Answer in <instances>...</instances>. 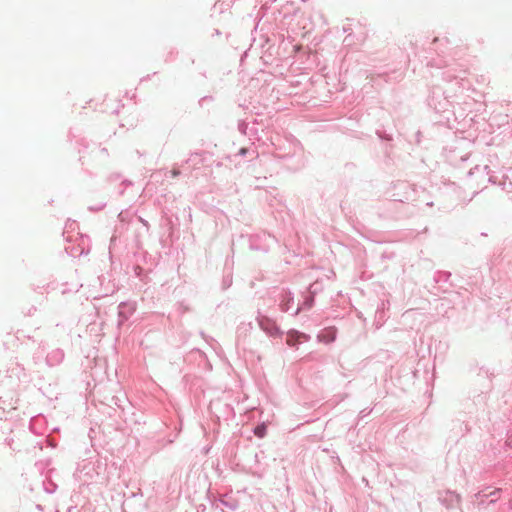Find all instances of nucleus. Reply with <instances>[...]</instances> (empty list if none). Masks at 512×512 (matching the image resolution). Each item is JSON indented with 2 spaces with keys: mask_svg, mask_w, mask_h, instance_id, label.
<instances>
[{
  "mask_svg": "<svg viewBox=\"0 0 512 512\" xmlns=\"http://www.w3.org/2000/svg\"><path fill=\"white\" fill-rule=\"evenodd\" d=\"M448 92H442L440 89H434L428 98V104L437 112H445L452 107L455 109L456 106L460 107L463 112L470 111L473 105V99L469 96L464 98L462 101L458 100L461 95H446Z\"/></svg>",
  "mask_w": 512,
  "mask_h": 512,
  "instance_id": "nucleus-1",
  "label": "nucleus"
},
{
  "mask_svg": "<svg viewBox=\"0 0 512 512\" xmlns=\"http://www.w3.org/2000/svg\"><path fill=\"white\" fill-rule=\"evenodd\" d=\"M275 242V237L266 232L254 234L249 239V245L252 250L263 252H267Z\"/></svg>",
  "mask_w": 512,
  "mask_h": 512,
  "instance_id": "nucleus-2",
  "label": "nucleus"
},
{
  "mask_svg": "<svg viewBox=\"0 0 512 512\" xmlns=\"http://www.w3.org/2000/svg\"><path fill=\"white\" fill-rule=\"evenodd\" d=\"M257 322L260 328L267 333L269 336L276 337L281 336L282 332L276 323L265 315H261L260 313L257 316Z\"/></svg>",
  "mask_w": 512,
  "mask_h": 512,
  "instance_id": "nucleus-3",
  "label": "nucleus"
},
{
  "mask_svg": "<svg viewBox=\"0 0 512 512\" xmlns=\"http://www.w3.org/2000/svg\"><path fill=\"white\" fill-rule=\"evenodd\" d=\"M438 499L440 503L446 508H453L460 503L461 497L458 493L447 490L445 492L439 493Z\"/></svg>",
  "mask_w": 512,
  "mask_h": 512,
  "instance_id": "nucleus-4",
  "label": "nucleus"
},
{
  "mask_svg": "<svg viewBox=\"0 0 512 512\" xmlns=\"http://www.w3.org/2000/svg\"><path fill=\"white\" fill-rule=\"evenodd\" d=\"M64 351L60 348H56L47 353L45 357L46 365L49 367H54L62 363L64 360Z\"/></svg>",
  "mask_w": 512,
  "mask_h": 512,
  "instance_id": "nucleus-5",
  "label": "nucleus"
},
{
  "mask_svg": "<svg viewBox=\"0 0 512 512\" xmlns=\"http://www.w3.org/2000/svg\"><path fill=\"white\" fill-rule=\"evenodd\" d=\"M119 324L121 325L124 321L128 320L129 317L134 313L135 306L131 303L121 302L118 307Z\"/></svg>",
  "mask_w": 512,
  "mask_h": 512,
  "instance_id": "nucleus-6",
  "label": "nucleus"
},
{
  "mask_svg": "<svg viewBox=\"0 0 512 512\" xmlns=\"http://www.w3.org/2000/svg\"><path fill=\"white\" fill-rule=\"evenodd\" d=\"M337 330L335 327H328L321 331L318 335V341L325 344H330L336 340Z\"/></svg>",
  "mask_w": 512,
  "mask_h": 512,
  "instance_id": "nucleus-7",
  "label": "nucleus"
},
{
  "mask_svg": "<svg viewBox=\"0 0 512 512\" xmlns=\"http://www.w3.org/2000/svg\"><path fill=\"white\" fill-rule=\"evenodd\" d=\"M293 295L290 291L283 290L280 294V308L283 312H288L293 303Z\"/></svg>",
  "mask_w": 512,
  "mask_h": 512,
  "instance_id": "nucleus-8",
  "label": "nucleus"
},
{
  "mask_svg": "<svg viewBox=\"0 0 512 512\" xmlns=\"http://www.w3.org/2000/svg\"><path fill=\"white\" fill-rule=\"evenodd\" d=\"M288 146H289V151L287 153H282V147L281 146H277L275 147V151H274V155L275 157L277 158H287V157H291L293 155H295L296 151L298 150V145L296 143H288Z\"/></svg>",
  "mask_w": 512,
  "mask_h": 512,
  "instance_id": "nucleus-9",
  "label": "nucleus"
},
{
  "mask_svg": "<svg viewBox=\"0 0 512 512\" xmlns=\"http://www.w3.org/2000/svg\"><path fill=\"white\" fill-rule=\"evenodd\" d=\"M246 155H249L250 156V161H252L253 159H257L259 157V153L257 150L255 149H248V148H241L239 149L238 153L234 155V157H237V156H246Z\"/></svg>",
  "mask_w": 512,
  "mask_h": 512,
  "instance_id": "nucleus-10",
  "label": "nucleus"
},
{
  "mask_svg": "<svg viewBox=\"0 0 512 512\" xmlns=\"http://www.w3.org/2000/svg\"><path fill=\"white\" fill-rule=\"evenodd\" d=\"M313 303H314V297H313V295L307 296V297L304 299V301H303L302 305H301V306H299V307L295 310V312H294V314H293V315H298V314H299V312H300L302 309H310V308L313 306Z\"/></svg>",
  "mask_w": 512,
  "mask_h": 512,
  "instance_id": "nucleus-11",
  "label": "nucleus"
},
{
  "mask_svg": "<svg viewBox=\"0 0 512 512\" xmlns=\"http://www.w3.org/2000/svg\"><path fill=\"white\" fill-rule=\"evenodd\" d=\"M44 354H45V347L40 345L38 347V350L36 351V353L33 356L34 363L35 364H40Z\"/></svg>",
  "mask_w": 512,
  "mask_h": 512,
  "instance_id": "nucleus-12",
  "label": "nucleus"
},
{
  "mask_svg": "<svg viewBox=\"0 0 512 512\" xmlns=\"http://www.w3.org/2000/svg\"><path fill=\"white\" fill-rule=\"evenodd\" d=\"M475 173L482 174L483 176H488L489 167L487 165H485L483 167L476 166L473 170L469 171V175H474Z\"/></svg>",
  "mask_w": 512,
  "mask_h": 512,
  "instance_id": "nucleus-13",
  "label": "nucleus"
},
{
  "mask_svg": "<svg viewBox=\"0 0 512 512\" xmlns=\"http://www.w3.org/2000/svg\"><path fill=\"white\" fill-rule=\"evenodd\" d=\"M220 503L224 507H226V508H228V509H230L232 511L237 510L238 507H239V504H238V502L236 500H229V501L228 500H220Z\"/></svg>",
  "mask_w": 512,
  "mask_h": 512,
  "instance_id": "nucleus-14",
  "label": "nucleus"
},
{
  "mask_svg": "<svg viewBox=\"0 0 512 512\" xmlns=\"http://www.w3.org/2000/svg\"><path fill=\"white\" fill-rule=\"evenodd\" d=\"M446 79L449 80V81H452L453 79L454 80H458L455 85H458L460 88H461V93L464 91V78L462 77H458V76H454V77H451L450 75H446Z\"/></svg>",
  "mask_w": 512,
  "mask_h": 512,
  "instance_id": "nucleus-15",
  "label": "nucleus"
},
{
  "mask_svg": "<svg viewBox=\"0 0 512 512\" xmlns=\"http://www.w3.org/2000/svg\"><path fill=\"white\" fill-rule=\"evenodd\" d=\"M343 31L344 33H347V36L344 38V44L349 46L352 44V39H351V31L352 29L350 27H343Z\"/></svg>",
  "mask_w": 512,
  "mask_h": 512,
  "instance_id": "nucleus-16",
  "label": "nucleus"
},
{
  "mask_svg": "<svg viewBox=\"0 0 512 512\" xmlns=\"http://www.w3.org/2000/svg\"><path fill=\"white\" fill-rule=\"evenodd\" d=\"M254 433L256 436L262 438L266 434V427L264 425H259L254 429Z\"/></svg>",
  "mask_w": 512,
  "mask_h": 512,
  "instance_id": "nucleus-17",
  "label": "nucleus"
},
{
  "mask_svg": "<svg viewBox=\"0 0 512 512\" xmlns=\"http://www.w3.org/2000/svg\"><path fill=\"white\" fill-rule=\"evenodd\" d=\"M247 128L248 125L245 121H239L238 123V130L241 134L246 135L247 134Z\"/></svg>",
  "mask_w": 512,
  "mask_h": 512,
  "instance_id": "nucleus-18",
  "label": "nucleus"
},
{
  "mask_svg": "<svg viewBox=\"0 0 512 512\" xmlns=\"http://www.w3.org/2000/svg\"><path fill=\"white\" fill-rule=\"evenodd\" d=\"M56 488H57V486L54 483H49V485H44V490L49 494L54 493Z\"/></svg>",
  "mask_w": 512,
  "mask_h": 512,
  "instance_id": "nucleus-19",
  "label": "nucleus"
},
{
  "mask_svg": "<svg viewBox=\"0 0 512 512\" xmlns=\"http://www.w3.org/2000/svg\"><path fill=\"white\" fill-rule=\"evenodd\" d=\"M170 173L172 177H177L180 175V171L177 169H173Z\"/></svg>",
  "mask_w": 512,
  "mask_h": 512,
  "instance_id": "nucleus-20",
  "label": "nucleus"
},
{
  "mask_svg": "<svg viewBox=\"0 0 512 512\" xmlns=\"http://www.w3.org/2000/svg\"><path fill=\"white\" fill-rule=\"evenodd\" d=\"M487 496H488V495H486V494H482L481 492H478L477 494H475V497H476L477 499H480V498L482 499V498H485V497H487Z\"/></svg>",
  "mask_w": 512,
  "mask_h": 512,
  "instance_id": "nucleus-21",
  "label": "nucleus"
},
{
  "mask_svg": "<svg viewBox=\"0 0 512 512\" xmlns=\"http://www.w3.org/2000/svg\"><path fill=\"white\" fill-rule=\"evenodd\" d=\"M499 492H500V489H496V490H494L493 492H491L489 495H490V496H492V495H493V496H496V494H497V493H499Z\"/></svg>",
  "mask_w": 512,
  "mask_h": 512,
  "instance_id": "nucleus-22",
  "label": "nucleus"
},
{
  "mask_svg": "<svg viewBox=\"0 0 512 512\" xmlns=\"http://www.w3.org/2000/svg\"><path fill=\"white\" fill-rule=\"evenodd\" d=\"M35 507H36V509H37V510H39V511H43V507H42V505L37 504Z\"/></svg>",
  "mask_w": 512,
  "mask_h": 512,
  "instance_id": "nucleus-23",
  "label": "nucleus"
},
{
  "mask_svg": "<svg viewBox=\"0 0 512 512\" xmlns=\"http://www.w3.org/2000/svg\"><path fill=\"white\" fill-rule=\"evenodd\" d=\"M312 289H313V285H311V286H310L309 290H310V293H311V294H314V293H315V291H313Z\"/></svg>",
  "mask_w": 512,
  "mask_h": 512,
  "instance_id": "nucleus-24",
  "label": "nucleus"
},
{
  "mask_svg": "<svg viewBox=\"0 0 512 512\" xmlns=\"http://www.w3.org/2000/svg\"><path fill=\"white\" fill-rule=\"evenodd\" d=\"M443 276H445L446 278H448V277L450 276V273H446V272H444V273H443Z\"/></svg>",
  "mask_w": 512,
  "mask_h": 512,
  "instance_id": "nucleus-25",
  "label": "nucleus"
},
{
  "mask_svg": "<svg viewBox=\"0 0 512 512\" xmlns=\"http://www.w3.org/2000/svg\"><path fill=\"white\" fill-rule=\"evenodd\" d=\"M509 507L512 509V500L509 502Z\"/></svg>",
  "mask_w": 512,
  "mask_h": 512,
  "instance_id": "nucleus-26",
  "label": "nucleus"
}]
</instances>
